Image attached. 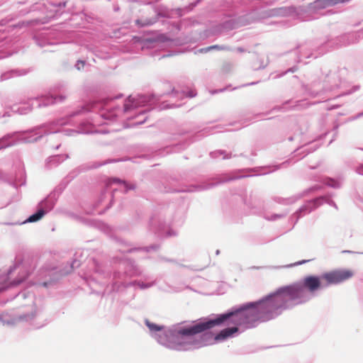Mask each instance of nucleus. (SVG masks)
<instances>
[{
    "mask_svg": "<svg viewBox=\"0 0 363 363\" xmlns=\"http://www.w3.org/2000/svg\"><path fill=\"white\" fill-rule=\"evenodd\" d=\"M295 307V282L254 301L236 305L221 313H212L196 320L182 321L169 326L145 319L150 336L160 345L177 352L193 351L216 341L238 336Z\"/></svg>",
    "mask_w": 363,
    "mask_h": 363,
    "instance_id": "f257e3e1",
    "label": "nucleus"
},
{
    "mask_svg": "<svg viewBox=\"0 0 363 363\" xmlns=\"http://www.w3.org/2000/svg\"><path fill=\"white\" fill-rule=\"evenodd\" d=\"M123 94H118L113 98L106 97L91 101L83 105L80 108L72 112L65 117L58 118L50 123H43L26 130L13 131L6 133L0 138V150L16 145L20 143H32L40 140L44 135L56 133L60 131V128L65 125H77V130L65 129L66 135L72 133L90 134L95 133L94 118H85L75 121L74 118L87 112H97L100 117L108 121H113L118 116L119 106L108 108V104L114 99H120Z\"/></svg>",
    "mask_w": 363,
    "mask_h": 363,
    "instance_id": "f03ea898",
    "label": "nucleus"
},
{
    "mask_svg": "<svg viewBox=\"0 0 363 363\" xmlns=\"http://www.w3.org/2000/svg\"><path fill=\"white\" fill-rule=\"evenodd\" d=\"M246 175L242 174L240 171L232 172L230 174H223L216 177H212L207 181L197 184L184 185L177 186L175 183L177 179L175 177L167 179L162 184V188L160 191L164 193H192L196 191H202L210 189L218 184L234 181L236 179L246 177Z\"/></svg>",
    "mask_w": 363,
    "mask_h": 363,
    "instance_id": "7ed1b4c3",
    "label": "nucleus"
},
{
    "mask_svg": "<svg viewBox=\"0 0 363 363\" xmlns=\"http://www.w3.org/2000/svg\"><path fill=\"white\" fill-rule=\"evenodd\" d=\"M359 38L360 34L359 33H344L332 39L327 37L326 40L318 48L315 52H311L308 55L303 53L302 52H298V49L300 48V45H298L294 50H291L288 53L293 55L294 60L296 63H299L301 61V57H305L306 58H317L319 56L325 54L330 50H336L342 47L356 43L359 41Z\"/></svg>",
    "mask_w": 363,
    "mask_h": 363,
    "instance_id": "20e7f679",
    "label": "nucleus"
},
{
    "mask_svg": "<svg viewBox=\"0 0 363 363\" xmlns=\"http://www.w3.org/2000/svg\"><path fill=\"white\" fill-rule=\"evenodd\" d=\"M162 96V95H157L155 94L149 95L138 94L136 96L130 95L124 102L123 112L128 113L138 107L145 108L144 109L139 111L135 116V118L140 117H142V118L136 121L134 124L136 125H142L147 120L148 116L146 115L147 112L154 108H157L159 110L164 108V107H162L160 105L157 106V104L160 101Z\"/></svg>",
    "mask_w": 363,
    "mask_h": 363,
    "instance_id": "39448f33",
    "label": "nucleus"
},
{
    "mask_svg": "<svg viewBox=\"0 0 363 363\" xmlns=\"http://www.w3.org/2000/svg\"><path fill=\"white\" fill-rule=\"evenodd\" d=\"M81 264L82 262L78 259V253L76 252L73 260L62 268L43 267L37 273L36 284L45 288H50L63 277L71 273L74 269L79 267Z\"/></svg>",
    "mask_w": 363,
    "mask_h": 363,
    "instance_id": "423d86ee",
    "label": "nucleus"
},
{
    "mask_svg": "<svg viewBox=\"0 0 363 363\" xmlns=\"http://www.w3.org/2000/svg\"><path fill=\"white\" fill-rule=\"evenodd\" d=\"M43 311L44 308L35 301L30 313H23L16 317H11L8 313L0 314V323L2 325H13L18 322H28L36 329L41 328L47 323Z\"/></svg>",
    "mask_w": 363,
    "mask_h": 363,
    "instance_id": "0eeeda50",
    "label": "nucleus"
},
{
    "mask_svg": "<svg viewBox=\"0 0 363 363\" xmlns=\"http://www.w3.org/2000/svg\"><path fill=\"white\" fill-rule=\"evenodd\" d=\"M125 160H106L103 162H94L91 164H82L74 169L72 170L65 177H64L60 184L54 189L52 191H51L45 199L44 201H49L50 203H53V206H55L56 202L60 196V195L63 192V191L67 188L68 184L80 173L83 172H86L90 169H96L103 165L117 162L119 161H125Z\"/></svg>",
    "mask_w": 363,
    "mask_h": 363,
    "instance_id": "6e6552de",
    "label": "nucleus"
},
{
    "mask_svg": "<svg viewBox=\"0 0 363 363\" xmlns=\"http://www.w3.org/2000/svg\"><path fill=\"white\" fill-rule=\"evenodd\" d=\"M226 16L229 19L219 24L220 31H228L242 26L250 25L255 21V11L240 15V10L236 3L226 2Z\"/></svg>",
    "mask_w": 363,
    "mask_h": 363,
    "instance_id": "1a4fd4ad",
    "label": "nucleus"
},
{
    "mask_svg": "<svg viewBox=\"0 0 363 363\" xmlns=\"http://www.w3.org/2000/svg\"><path fill=\"white\" fill-rule=\"evenodd\" d=\"M91 267L96 274H98L104 279H111L112 283L110 292H118L121 288H127L125 285L128 282H125V279L128 274L126 272H121L115 270L111 273L94 258L91 259Z\"/></svg>",
    "mask_w": 363,
    "mask_h": 363,
    "instance_id": "9d476101",
    "label": "nucleus"
},
{
    "mask_svg": "<svg viewBox=\"0 0 363 363\" xmlns=\"http://www.w3.org/2000/svg\"><path fill=\"white\" fill-rule=\"evenodd\" d=\"M65 99V96L63 95H41L29 99L26 103L21 106H13L12 111L20 115H26L32 111L33 106L37 108L46 107L55 104L57 101H62Z\"/></svg>",
    "mask_w": 363,
    "mask_h": 363,
    "instance_id": "9b49d317",
    "label": "nucleus"
},
{
    "mask_svg": "<svg viewBox=\"0 0 363 363\" xmlns=\"http://www.w3.org/2000/svg\"><path fill=\"white\" fill-rule=\"evenodd\" d=\"M148 230L160 238L176 236L177 232L169 227V224L160 214L154 213L150 218Z\"/></svg>",
    "mask_w": 363,
    "mask_h": 363,
    "instance_id": "f8f14e48",
    "label": "nucleus"
},
{
    "mask_svg": "<svg viewBox=\"0 0 363 363\" xmlns=\"http://www.w3.org/2000/svg\"><path fill=\"white\" fill-rule=\"evenodd\" d=\"M17 264L11 266L6 273L0 272V294L7 290L9 288L15 287L23 282L29 277L30 272H26L23 275L18 276L12 281H9V276L16 269Z\"/></svg>",
    "mask_w": 363,
    "mask_h": 363,
    "instance_id": "ddd939ff",
    "label": "nucleus"
},
{
    "mask_svg": "<svg viewBox=\"0 0 363 363\" xmlns=\"http://www.w3.org/2000/svg\"><path fill=\"white\" fill-rule=\"evenodd\" d=\"M0 182L6 183L15 189L26 184V175L22 171L9 173L0 169Z\"/></svg>",
    "mask_w": 363,
    "mask_h": 363,
    "instance_id": "4468645a",
    "label": "nucleus"
},
{
    "mask_svg": "<svg viewBox=\"0 0 363 363\" xmlns=\"http://www.w3.org/2000/svg\"><path fill=\"white\" fill-rule=\"evenodd\" d=\"M323 189V186L320 184H315L308 189H306L302 192L294 195L290 197L283 198L279 196H276L274 198V201L279 204L284 206H288L294 203L298 200L302 199L304 196H308L311 194L315 193L317 191H320Z\"/></svg>",
    "mask_w": 363,
    "mask_h": 363,
    "instance_id": "2eb2a0df",
    "label": "nucleus"
},
{
    "mask_svg": "<svg viewBox=\"0 0 363 363\" xmlns=\"http://www.w3.org/2000/svg\"><path fill=\"white\" fill-rule=\"evenodd\" d=\"M343 70H345V69L337 67L333 71H328V72L325 74L323 82V89L325 91H333L335 89L339 88L341 83V77L340 72Z\"/></svg>",
    "mask_w": 363,
    "mask_h": 363,
    "instance_id": "dca6fc26",
    "label": "nucleus"
},
{
    "mask_svg": "<svg viewBox=\"0 0 363 363\" xmlns=\"http://www.w3.org/2000/svg\"><path fill=\"white\" fill-rule=\"evenodd\" d=\"M154 13V16L150 18H137L135 21V25L139 28L150 26L155 23L160 18L169 17V13L167 8L162 6L155 8Z\"/></svg>",
    "mask_w": 363,
    "mask_h": 363,
    "instance_id": "f3484780",
    "label": "nucleus"
},
{
    "mask_svg": "<svg viewBox=\"0 0 363 363\" xmlns=\"http://www.w3.org/2000/svg\"><path fill=\"white\" fill-rule=\"evenodd\" d=\"M54 207L53 203H50L48 201H44V199H43L38 203L36 211L30 215L23 223L38 222L52 211Z\"/></svg>",
    "mask_w": 363,
    "mask_h": 363,
    "instance_id": "a211bd4d",
    "label": "nucleus"
},
{
    "mask_svg": "<svg viewBox=\"0 0 363 363\" xmlns=\"http://www.w3.org/2000/svg\"><path fill=\"white\" fill-rule=\"evenodd\" d=\"M220 128H221L220 125L204 128L201 130L197 132L195 135H192L188 140L177 144L175 147L179 150H184L193 142L201 140L206 135L213 133L214 130Z\"/></svg>",
    "mask_w": 363,
    "mask_h": 363,
    "instance_id": "6ab92c4d",
    "label": "nucleus"
},
{
    "mask_svg": "<svg viewBox=\"0 0 363 363\" xmlns=\"http://www.w3.org/2000/svg\"><path fill=\"white\" fill-rule=\"evenodd\" d=\"M323 204V201L322 197H315L306 201L305 203L295 211V213L301 218L303 216L310 214Z\"/></svg>",
    "mask_w": 363,
    "mask_h": 363,
    "instance_id": "aec40b11",
    "label": "nucleus"
},
{
    "mask_svg": "<svg viewBox=\"0 0 363 363\" xmlns=\"http://www.w3.org/2000/svg\"><path fill=\"white\" fill-rule=\"evenodd\" d=\"M242 201L246 206L253 211L254 213H258L264 206L261 197L253 192L250 193L249 198L247 196L243 197Z\"/></svg>",
    "mask_w": 363,
    "mask_h": 363,
    "instance_id": "412c9836",
    "label": "nucleus"
},
{
    "mask_svg": "<svg viewBox=\"0 0 363 363\" xmlns=\"http://www.w3.org/2000/svg\"><path fill=\"white\" fill-rule=\"evenodd\" d=\"M61 13H58L57 11H55V14L46 16L43 18H35L30 20H24L18 22V26L20 27H30L34 26L40 24H46L48 23L52 18H57V16H60Z\"/></svg>",
    "mask_w": 363,
    "mask_h": 363,
    "instance_id": "4be33fe9",
    "label": "nucleus"
},
{
    "mask_svg": "<svg viewBox=\"0 0 363 363\" xmlns=\"http://www.w3.org/2000/svg\"><path fill=\"white\" fill-rule=\"evenodd\" d=\"M69 157V155L68 154H57L51 155L45 160V167L47 169L55 168Z\"/></svg>",
    "mask_w": 363,
    "mask_h": 363,
    "instance_id": "5701e85b",
    "label": "nucleus"
},
{
    "mask_svg": "<svg viewBox=\"0 0 363 363\" xmlns=\"http://www.w3.org/2000/svg\"><path fill=\"white\" fill-rule=\"evenodd\" d=\"M98 228L104 233H106L107 235H108L111 238L116 240V242L118 244L123 245V246H127L129 247L130 245L125 240L123 239L117 237L113 233V230L111 226L109 225L104 223V222H99L98 224Z\"/></svg>",
    "mask_w": 363,
    "mask_h": 363,
    "instance_id": "b1692460",
    "label": "nucleus"
},
{
    "mask_svg": "<svg viewBox=\"0 0 363 363\" xmlns=\"http://www.w3.org/2000/svg\"><path fill=\"white\" fill-rule=\"evenodd\" d=\"M290 160H286L281 164L261 167L257 172L256 175H265L274 172L281 168H286L289 165Z\"/></svg>",
    "mask_w": 363,
    "mask_h": 363,
    "instance_id": "393cba45",
    "label": "nucleus"
},
{
    "mask_svg": "<svg viewBox=\"0 0 363 363\" xmlns=\"http://www.w3.org/2000/svg\"><path fill=\"white\" fill-rule=\"evenodd\" d=\"M318 148V145H313V144H309V146L302 147L300 148H297L294 152V157H298L296 160H299L301 159L304 158L306 156H307L308 154L315 151Z\"/></svg>",
    "mask_w": 363,
    "mask_h": 363,
    "instance_id": "a878e982",
    "label": "nucleus"
},
{
    "mask_svg": "<svg viewBox=\"0 0 363 363\" xmlns=\"http://www.w3.org/2000/svg\"><path fill=\"white\" fill-rule=\"evenodd\" d=\"M160 248V244H152L148 246L145 247H129L128 249H120L119 250L124 252V253H133L135 252H139L143 251L147 253L151 252V251H157Z\"/></svg>",
    "mask_w": 363,
    "mask_h": 363,
    "instance_id": "bb28decb",
    "label": "nucleus"
},
{
    "mask_svg": "<svg viewBox=\"0 0 363 363\" xmlns=\"http://www.w3.org/2000/svg\"><path fill=\"white\" fill-rule=\"evenodd\" d=\"M112 182L113 184H117L121 186V191L124 194H127L130 190H134L136 188L135 184H130L126 180L121 179L118 177L112 178Z\"/></svg>",
    "mask_w": 363,
    "mask_h": 363,
    "instance_id": "cd10ccee",
    "label": "nucleus"
},
{
    "mask_svg": "<svg viewBox=\"0 0 363 363\" xmlns=\"http://www.w3.org/2000/svg\"><path fill=\"white\" fill-rule=\"evenodd\" d=\"M165 42V38L163 35H157L156 36L146 37L143 39V45L147 47L154 46L156 43Z\"/></svg>",
    "mask_w": 363,
    "mask_h": 363,
    "instance_id": "c85d7f7f",
    "label": "nucleus"
},
{
    "mask_svg": "<svg viewBox=\"0 0 363 363\" xmlns=\"http://www.w3.org/2000/svg\"><path fill=\"white\" fill-rule=\"evenodd\" d=\"M166 94H167V95L170 94L173 97L181 98V99L193 98L196 96V93L193 90L189 91L187 93H186L184 91H182L180 92L178 90H176L175 88H173L172 89L171 92H168Z\"/></svg>",
    "mask_w": 363,
    "mask_h": 363,
    "instance_id": "c756f323",
    "label": "nucleus"
},
{
    "mask_svg": "<svg viewBox=\"0 0 363 363\" xmlns=\"http://www.w3.org/2000/svg\"><path fill=\"white\" fill-rule=\"evenodd\" d=\"M266 13L269 17L286 16L289 14V9L287 7L274 8L268 10Z\"/></svg>",
    "mask_w": 363,
    "mask_h": 363,
    "instance_id": "7c9ffc66",
    "label": "nucleus"
},
{
    "mask_svg": "<svg viewBox=\"0 0 363 363\" xmlns=\"http://www.w3.org/2000/svg\"><path fill=\"white\" fill-rule=\"evenodd\" d=\"M159 259L161 260V261H163V262H166L177 264L179 265L182 267L188 268V269H189L191 270H193V271H200V270H202V269H203L205 268V267L197 268V267H196L194 265H185V264H179L177 262V259H172V258H167V257H164V256H160L159 257Z\"/></svg>",
    "mask_w": 363,
    "mask_h": 363,
    "instance_id": "2f4dec72",
    "label": "nucleus"
},
{
    "mask_svg": "<svg viewBox=\"0 0 363 363\" xmlns=\"http://www.w3.org/2000/svg\"><path fill=\"white\" fill-rule=\"evenodd\" d=\"M314 7L318 9H323L338 4L337 0H318L314 2Z\"/></svg>",
    "mask_w": 363,
    "mask_h": 363,
    "instance_id": "473e14b6",
    "label": "nucleus"
},
{
    "mask_svg": "<svg viewBox=\"0 0 363 363\" xmlns=\"http://www.w3.org/2000/svg\"><path fill=\"white\" fill-rule=\"evenodd\" d=\"M155 284V281L146 283V282H143V281H138V280H134V281L128 282V284L125 286L128 288L130 286H138L140 289L145 290V289H149V288L153 286Z\"/></svg>",
    "mask_w": 363,
    "mask_h": 363,
    "instance_id": "72a5a7b5",
    "label": "nucleus"
},
{
    "mask_svg": "<svg viewBox=\"0 0 363 363\" xmlns=\"http://www.w3.org/2000/svg\"><path fill=\"white\" fill-rule=\"evenodd\" d=\"M321 182L324 185L333 189H339L341 187V182L337 179L326 177Z\"/></svg>",
    "mask_w": 363,
    "mask_h": 363,
    "instance_id": "f704fd0d",
    "label": "nucleus"
},
{
    "mask_svg": "<svg viewBox=\"0 0 363 363\" xmlns=\"http://www.w3.org/2000/svg\"><path fill=\"white\" fill-rule=\"evenodd\" d=\"M33 40L40 48H43L48 45H51L52 43L43 34H36L33 36Z\"/></svg>",
    "mask_w": 363,
    "mask_h": 363,
    "instance_id": "c9c22d12",
    "label": "nucleus"
},
{
    "mask_svg": "<svg viewBox=\"0 0 363 363\" xmlns=\"http://www.w3.org/2000/svg\"><path fill=\"white\" fill-rule=\"evenodd\" d=\"M21 74L18 69H11L3 72L0 76V80L1 82L8 80L15 76H19Z\"/></svg>",
    "mask_w": 363,
    "mask_h": 363,
    "instance_id": "e433bc0d",
    "label": "nucleus"
},
{
    "mask_svg": "<svg viewBox=\"0 0 363 363\" xmlns=\"http://www.w3.org/2000/svg\"><path fill=\"white\" fill-rule=\"evenodd\" d=\"M211 158L216 159L220 156H223V160L229 159L232 157V153H227L225 150H218L210 152Z\"/></svg>",
    "mask_w": 363,
    "mask_h": 363,
    "instance_id": "4c0bfd02",
    "label": "nucleus"
},
{
    "mask_svg": "<svg viewBox=\"0 0 363 363\" xmlns=\"http://www.w3.org/2000/svg\"><path fill=\"white\" fill-rule=\"evenodd\" d=\"M332 196H333L332 194H328L326 195L319 196L318 197H322L323 203H325L328 204L329 206L334 207L335 209H337V204L335 203V202L333 200L331 199Z\"/></svg>",
    "mask_w": 363,
    "mask_h": 363,
    "instance_id": "58836bf2",
    "label": "nucleus"
},
{
    "mask_svg": "<svg viewBox=\"0 0 363 363\" xmlns=\"http://www.w3.org/2000/svg\"><path fill=\"white\" fill-rule=\"evenodd\" d=\"M88 65H89L87 64V62L85 60H78L76 61V62L74 65V67L77 70H78L79 72H82L84 70L85 67Z\"/></svg>",
    "mask_w": 363,
    "mask_h": 363,
    "instance_id": "ea45409f",
    "label": "nucleus"
},
{
    "mask_svg": "<svg viewBox=\"0 0 363 363\" xmlns=\"http://www.w3.org/2000/svg\"><path fill=\"white\" fill-rule=\"evenodd\" d=\"M288 214V211L284 213H273L269 217H265V219L269 221H274L278 219L284 218Z\"/></svg>",
    "mask_w": 363,
    "mask_h": 363,
    "instance_id": "a19ab883",
    "label": "nucleus"
},
{
    "mask_svg": "<svg viewBox=\"0 0 363 363\" xmlns=\"http://www.w3.org/2000/svg\"><path fill=\"white\" fill-rule=\"evenodd\" d=\"M228 48L227 46L219 45H213L207 47V50H228Z\"/></svg>",
    "mask_w": 363,
    "mask_h": 363,
    "instance_id": "79ce46f5",
    "label": "nucleus"
},
{
    "mask_svg": "<svg viewBox=\"0 0 363 363\" xmlns=\"http://www.w3.org/2000/svg\"><path fill=\"white\" fill-rule=\"evenodd\" d=\"M305 91L311 97H316L319 95V92L317 91H313L308 86H305L304 87Z\"/></svg>",
    "mask_w": 363,
    "mask_h": 363,
    "instance_id": "37998d69",
    "label": "nucleus"
},
{
    "mask_svg": "<svg viewBox=\"0 0 363 363\" xmlns=\"http://www.w3.org/2000/svg\"><path fill=\"white\" fill-rule=\"evenodd\" d=\"M301 218L298 217V216L294 212L291 216L289 217V222L293 224L292 228H294L296 224L298 223V220Z\"/></svg>",
    "mask_w": 363,
    "mask_h": 363,
    "instance_id": "c03bdc74",
    "label": "nucleus"
},
{
    "mask_svg": "<svg viewBox=\"0 0 363 363\" xmlns=\"http://www.w3.org/2000/svg\"><path fill=\"white\" fill-rule=\"evenodd\" d=\"M291 102H292V100H287V101H284V104L281 106H274L272 110H276V111H278L284 110L285 109V106L287 104H291Z\"/></svg>",
    "mask_w": 363,
    "mask_h": 363,
    "instance_id": "a18cd8bd",
    "label": "nucleus"
},
{
    "mask_svg": "<svg viewBox=\"0 0 363 363\" xmlns=\"http://www.w3.org/2000/svg\"><path fill=\"white\" fill-rule=\"evenodd\" d=\"M312 259H302V260H300V261H298L294 264H291L289 265H287L286 266V267H294V266H299V265H302L303 264H306V263H308L309 262H311Z\"/></svg>",
    "mask_w": 363,
    "mask_h": 363,
    "instance_id": "49530a36",
    "label": "nucleus"
},
{
    "mask_svg": "<svg viewBox=\"0 0 363 363\" xmlns=\"http://www.w3.org/2000/svg\"><path fill=\"white\" fill-rule=\"evenodd\" d=\"M203 0H196L193 2H191V4H189V5L186 7V9L189 11H191L193 9H194L196 6H197Z\"/></svg>",
    "mask_w": 363,
    "mask_h": 363,
    "instance_id": "de8ad7c7",
    "label": "nucleus"
},
{
    "mask_svg": "<svg viewBox=\"0 0 363 363\" xmlns=\"http://www.w3.org/2000/svg\"><path fill=\"white\" fill-rule=\"evenodd\" d=\"M359 89V85H354L350 89H349L348 91H347L344 95H349V94H352V93L357 91V90Z\"/></svg>",
    "mask_w": 363,
    "mask_h": 363,
    "instance_id": "09e8293b",
    "label": "nucleus"
},
{
    "mask_svg": "<svg viewBox=\"0 0 363 363\" xmlns=\"http://www.w3.org/2000/svg\"><path fill=\"white\" fill-rule=\"evenodd\" d=\"M355 172L360 175L363 176V163L359 164L355 169Z\"/></svg>",
    "mask_w": 363,
    "mask_h": 363,
    "instance_id": "8fccbe9b",
    "label": "nucleus"
},
{
    "mask_svg": "<svg viewBox=\"0 0 363 363\" xmlns=\"http://www.w3.org/2000/svg\"><path fill=\"white\" fill-rule=\"evenodd\" d=\"M298 69V67L296 65H294L291 67H290L289 69H288L285 73H288V72H291V73H294L295 72H296Z\"/></svg>",
    "mask_w": 363,
    "mask_h": 363,
    "instance_id": "3c124183",
    "label": "nucleus"
},
{
    "mask_svg": "<svg viewBox=\"0 0 363 363\" xmlns=\"http://www.w3.org/2000/svg\"><path fill=\"white\" fill-rule=\"evenodd\" d=\"M225 90H226V88H224V89H215L213 91H211V94H218V93H220V92H223Z\"/></svg>",
    "mask_w": 363,
    "mask_h": 363,
    "instance_id": "603ef678",
    "label": "nucleus"
},
{
    "mask_svg": "<svg viewBox=\"0 0 363 363\" xmlns=\"http://www.w3.org/2000/svg\"><path fill=\"white\" fill-rule=\"evenodd\" d=\"M15 297H21V298H26V293H25V292H19L18 294H17L16 295V296H15Z\"/></svg>",
    "mask_w": 363,
    "mask_h": 363,
    "instance_id": "864d4df0",
    "label": "nucleus"
},
{
    "mask_svg": "<svg viewBox=\"0 0 363 363\" xmlns=\"http://www.w3.org/2000/svg\"><path fill=\"white\" fill-rule=\"evenodd\" d=\"M259 82V81L252 82H250V83H247V84H243V85H242V86H252V85L258 84Z\"/></svg>",
    "mask_w": 363,
    "mask_h": 363,
    "instance_id": "5fc2aeb1",
    "label": "nucleus"
},
{
    "mask_svg": "<svg viewBox=\"0 0 363 363\" xmlns=\"http://www.w3.org/2000/svg\"><path fill=\"white\" fill-rule=\"evenodd\" d=\"M357 119H358V118H357V114H356V115H354V116H352L350 117V118L347 119V121H355V120H357Z\"/></svg>",
    "mask_w": 363,
    "mask_h": 363,
    "instance_id": "6e6d98bb",
    "label": "nucleus"
},
{
    "mask_svg": "<svg viewBox=\"0 0 363 363\" xmlns=\"http://www.w3.org/2000/svg\"><path fill=\"white\" fill-rule=\"evenodd\" d=\"M357 119H358V118H357V114H356V115H354V116H352L350 117V118L347 119V121H355V120H357Z\"/></svg>",
    "mask_w": 363,
    "mask_h": 363,
    "instance_id": "4d7b16f0",
    "label": "nucleus"
},
{
    "mask_svg": "<svg viewBox=\"0 0 363 363\" xmlns=\"http://www.w3.org/2000/svg\"><path fill=\"white\" fill-rule=\"evenodd\" d=\"M209 51H211V50H207V47L201 48V49L199 50V52H201L202 53H206V52H209Z\"/></svg>",
    "mask_w": 363,
    "mask_h": 363,
    "instance_id": "13d9d810",
    "label": "nucleus"
},
{
    "mask_svg": "<svg viewBox=\"0 0 363 363\" xmlns=\"http://www.w3.org/2000/svg\"><path fill=\"white\" fill-rule=\"evenodd\" d=\"M300 104H301V101H296V104L293 106V108H294V109H296H296H298V107H299V106H300Z\"/></svg>",
    "mask_w": 363,
    "mask_h": 363,
    "instance_id": "bf43d9fd",
    "label": "nucleus"
},
{
    "mask_svg": "<svg viewBox=\"0 0 363 363\" xmlns=\"http://www.w3.org/2000/svg\"><path fill=\"white\" fill-rule=\"evenodd\" d=\"M111 197H112V199L110 202V203L107 206L106 208H110L113 204V192H111Z\"/></svg>",
    "mask_w": 363,
    "mask_h": 363,
    "instance_id": "052dcab7",
    "label": "nucleus"
},
{
    "mask_svg": "<svg viewBox=\"0 0 363 363\" xmlns=\"http://www.w3.org/2000/svg\"><path fill=\"white\" fill-rule=\"evenodd\" d=\"M66 6V2L65 1H63V2H60L57 4V6H59L60 8H62V7H65Z\"/></svg>",
    "mask_w": 363,
    "mask_h": 363,
    "instance_id": "680f3d73",
    "label": "nucleus"
},
{
    "mask_svg": "<svg viewBox=\"0 0 363 363\" xmlns=\"http://www.w3.org/2000/svg\"><path fill=\"white\" fill-rule=\"evenodd\" d=\"M357 118H361V117H363V111H362V112H360V113H358L357 114Z\"/></svg>",
    "mask_w": 363,
    "mask_h": 363,
    "instance_id": "e2e57ef3",
    "label": "nucleus"
},
{
    "mask_svg": "<svg viewBox=\"0 0 363 363\" xmlns=\"http://www.w3.org/2000/svg\"><path fill=\"white\" fill-rule=\"evenodd\" d=\"M265 67H266V65H263V63H262L259 65V67H258V69H264Z\"/></svg>",
    "mask_w": 363,
    "mask_h": 363,
    "instance_id": "0e129e2a",
    "label": "nucleus"
},
{
    "mask_svg": "<svg viewBox=\"0 0 363 363\" xmlns=\"http://www.w3.org/2000/svg\"><path fill=\"white\" fill-rule=\"evenodd\" d=\"M138 274V272H136V270H135L133 272H132L131 274H130L129 275L130 276H134V275H137Z\"/></svg>",
    "mask_w": 363,
    "mask_h": 363,
    "instance_id": "69168bd1",
    "label": "nucleus"
},
{
    "mask_svg": "<svg viewBox=\"0 0 363 363\" xmlns=\"http://www.w3.org/2000/svg\"><path fill=\"white\" fill-rule=\"evenodd\" d=\"M60 146H61V145H60V144H59V145H56V146L54 147V150H58V149L60 147Z\"/></svg>",
    "mask_w": 363,
    "mask_h": 363,
    "instance_id": "338daca9",
    "label": "nucleus"
},
{
    "mask_svg": "<svg viewBox=\"0 0 363 363\" xmlns=\"http://www.w3.org/2000/svg\"><path fill=\"white\" fill-rule=\"evenodd\" d=\"M338 127L339 125L337 124L334 126V130L337 132V129H338Z\"/></svg>",
    "mask_w": 363,
    "mask_h": 363,
    "instance_id": "774afa93",
    "label": "nucleus"
}]
</instances>
